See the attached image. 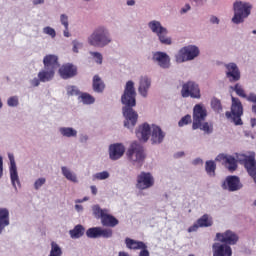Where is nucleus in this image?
I'll use <instances>...</instances> for the list:
<instances>
[{"label":"nucleus","instance_id":"1","mask_svg":"<svg viewBox=\"0 0 256 256\" xmlns=\"http://www.w3.org/2000/svg\"><path fill=\"white\" fill-rule=\"evenodd\" d=\"M135 97H137L135 83L130 80L126 83L124 93L121 97L122 104L125 105L122 108L123 116L125 117L124 127H127L128 129L135 127V125H137V119H139V114L133 110V107L137 105Z\"/></svg>","mask_w":256,"mask_h":256},{"label":"nucleus","instance_id":"2","mask_svg":"<svg viewBox=\"0 0 256 256\" xmlns=\"http://www.w3.org/2000/svg\"><path fill=\"white\" fill-rule=\"evenodd\" d=\"M207 119V109L202 104H196L193 108V123L192 129L195 131L200 129L205 133H211V127L208 122H204Z\"/></svg>","mask_w":256,"mask_h":256},{"label":"nucleus","instance_id":"3","mask_svg":"<svg viewBox=\"0 0 256 256\" xmlns=\"http://www.w3.org/2000/svg\"><path fill=\"white\" fill-rule=\"evenodd\" d=\"M88 43L93 47H105L111 43V37L105 27H98L88 38Z\"/></svg>","mask_w":256,"mask_h":256},{"label":"nucleus","instance_id":"4","mask_svg":"<svg viewBox=\"0 0 256 256\" xmlns=\"http://www.w3.org/2000/svg\"><path fill=\"white\" fill-rule=\"evenodd\" d=\"M234 16L232 18V23L239 25L243 23L249 15H251V5L247 2L236 1L233 5Z\"/></svg>","mask_w":256,"mask_h":256},{"label":"nucleus","instance_id":"5","mask_svg":"<svg viewBox=\"0 0 256 256\" xmlns=\"http://www.w3.org/2000/svg\"><path fill=\"white\" fill-rule=\"evenodd\" d=\"M93 214L98 219H101L103 227H117L119 225V220L115 216L109 214L107 209H101L99 205L93 207Z\"/></svg>","mask_w":256,"mask_h":256},{"label":"nucleus","instance_id":"6","mask_svg":"<svg viewBox=\"0 0 256 256\" xmlns=\"http://www.w3.org/2000/svg\"><path fill=\"white\" fill-rule=\"evenodd\" d=\"M127 157L132 163H138V167L143 165V161H145V149L143 145L137 142H132L128 151Z\"/></svg>","mask_w":256,"mask_h":256},{"label":"nucleus","instance_id":"7","mask_svg":"<svg viewBox=\"0 0 256 256\" xmlns=\"http://www.w3.org/2000/svg\"><path fill=\"white\" fill-rule=\"evenodd\" d=\"M242 115L243 104H241V100L232 96L231 112H226L227 119H232L234 125H243Z\"/></svg>","mask_w":256,"mask_h":256},{"label":"nucleus","instance_id":"8","mask_svg":"<svg viewBox=\"0 0 256 256\" xmlns=\"http://www.w3.org/2000/svg\"><path fill=\"white\" fill-rule=\"evenodd\" d=\"M195 57H199V48L194 45H189L181 48L176 55L177 63H185V61H193Z\"/></svg>","mask_w":256,"mask_h":256},{"label":"nucleus","instance_id":"9","mask_svg":"<svg viewBox=\"0 0 256 256\" xmlns=\"http://www.w3.org/2000/svg\"><path fill=\"white\" fill-rule=\"evenodd\" d=\"M148 27L151 29L152 33H156L159 41L163 45H171V38L167 37V28L161 25L159 21H151L148 23Z\"/></svg>","mask_w":256,"mask_h":256},{"label":"nucleus","instance_id":"10","mask_svg":"<svg viewBox=\"0 0 256 256\" xmlns=\"http://www.w3.org/2000/svg\"><path fill=\"white\" fill-rule=\"evenodd\" d=\"M181 95L184 98L201 99V90L199 85L193 81L186 82L182 86Z\"/></svg>","mask_w":256,"mask_h":256},{"label":"nucleus","instance_id":"11","mask_svg":"<svg viewBox=\"0 0 256 256\" xmlns=\"http://www.w3.org/2000/svg\"><path fill=\"white\" fill-rule=\"evenodd\" d=\"M216 239L220 243L231 247V245H237L239 235L231 230H226L224 233H216Z\"/></svg>","mask_w":256,"mask_h":256},{"label":"nucleus","instance_id":"12","mask_svg":"<svg viewBox=\"0 0 256 256\" xmlns=\"http://www.w3.org/2000/svg\"><path fill=\"white\" fill-rule=\"evenodd\" d=\"M155 185V179L153 178V175L149 172H141L140 175L137 176V189H140L141 191L145 189H149Z\"/></svg>","mask_w":256,"mask_h":256},{"label":"nucleus","instance_id":"13","mask_svg":"<svg viewBox=\"0 0 256 256\" xmlns=\"http://www.w3.org/2000/svg\"><path fill=\"white\" fill-rule=\"evenodd\" d=\"M243 187L241 180L238 176H227L225 181L222 183V189L226 191H239Z\"/></svg>","mask_w":256,"mask_h":256},{"label":"nucleus","instance_id":"14","mask_svg":"<svg viewBox=\"0 0 256 256\" xmlns=\"http://www.w3.org/2000/svg\"><path fill=\"white\" fill-rule=\"evenodd\" d=\"M10 161V179L14 188L21 187V181L19 180V173L17 172V164L15 163V156L8 154Z\"/></svg>","mask_w":256,"mask_h":256},{"label":"nucleus","instance_id":"15","mask_svg":"<svg viewBox=\"0 0 256 256\" xmlns=\"http://www.w3.org/2000/svg\"><path fill=\"white\" fill-rule=\"evenodd\" d=\"M213 256H233V249L222 242H215L212 245Z\"/></svg>","mask_w":256,"mask_h":256},{"label":"nucleus","instance_id":"16","mask_svg":"<svg viewBox=\"0 0 256 256\" xmlns=\"http://www.w3.org/2000/svg\"><path fill=\"white\" fill-rule=\"evenodd\" d=\"M226 68V77L229 79L231 83H235L241 79V71H239V67L235 63L225 64Z\"/></svg>","mask_w":256,"mask_h":256},{"label":"nucleus","instance_id":"17","mask_svg":"<svg viewBox=\"0 0 256 256\" xmlns=\"http://www.w3.org/2000/svg\"><path fill=\"white\" fill-rule=\"evenodd\" d=\"M59 75L62 79H71L77 75V67L73 64H64L59 69Z\"/></svg>","mask_w":256,"mask_h":256},{"label":"nucleus","instance_id":"18","mask_svg":"<svg viewBox=\"0 0 256 256\" xmlns=\"http://www.w3.org/2000/svg\"><path fill=\"white\" fill-rule=\"evenodd\" d=\"M152 59L153 61H156L159 67H162V69H169L171 65V59L169 58V55H167V53L165 52L154 53Z\"/></svg>","mask_w":256,"mask_h":256},{"label":"nucleus","instance_id":"19","mask_svg":"<svg viewBox=\"0 0 256 256\" xmlns=\"http://www.w3.org/2000/svg\"><path fill=\"white\" fill-rule=\"evenodd\" d=\"M109 155L112 161H117V159H121V157L125 155V146L119 143L110 145Z\"/></svg>","mask_w":256,"mask_h":256},{"label":"nucleus","instance_id":"20","mask_svg":"<svg viewBox=\"0 0 256 256\" xmlns=\"http://www.w3.org/2000/svg\"><path fill=\"white\" fill-rule=\"evenodd\" d=\"M136 137L139 141H149V137H151V126L148 123H144L138 127L136 130Z\"/></svg>","mask_w":256,"mask_h":256},{"label":"nucleus","instance_id":"21","mask_svg":"<svg viewBox=\"0 0 256 256\" xmlns=\"http://www.w3.org/2000/svg\"><path fill=\"white\" fill-rule=\"evenodd\" d=\"M165 139V132L161 129V127L153 125L151 132V143L152 145H160L162 141Z\"/></svg>","mask_w":256,"mask_h":256},{"label":"nucleus","instance_id":"22","mask_svg":"<svg viewBox=\"0 0 256 256\" xmlns=\"http://www.w3.org/2000/svg\"><path fill=\"white\" fill-rule=\"evenodd\" d=\"M44 68L56 71L59 67V58L56 55L48 54L43 59Z\"/></svg>","mask_w":256,"mask_h":256},{"label":"nucleus","instance_id":"23","mask_svg":"<svg viewBox=\"0 0 256 256\" xmlns=\"http://www.w3.org/2000/svg\"><path fill=\"white\" fill-rule=\"evenodd\" d=\"M216 161H224L226 163L227 169L230 171H235L237 169V159L233 156H227L225 154H219L216 157Z\"/></svg>","mask_w":256,"mask_h":256},{"label":"nucleus","instance_id":"24","mask_svg":"<svg viewBox=\"0 0 256 256\" xmlns=\"http://www.w3.org/2000/svg\"><path fill=\"white\" fill-rule=\"evenodd\" d=\"M151 87V79L147 76H141L139 81L138 91L142 97H147Z\"/></svg>","mask_w":256,"mask_h":256},{"label":"nucleus","instance_id":"25","mask_svg":"<svg viewBox=\"0 0 256 256\" xmlns=\"http://www.w3.org/2000/svg\"><path fill=\"white\" fill-rule=\"evenodd\" d=\"M53 77H55V70L49 68L44 67V69L38 73V79H40L41 83L52 81Z\"/></svg>","mask_w":256,"mask_h":256},{"label":"nucleus","instance_id":"26","mask_svg":"<svg viewBox=\"0 0 256 256\" xmlns=\"http://www.w3.org/2000/svg\"><path fill=\"white\" fill-rule=\"evenodd\" d=\"M7 225H9V210L0 208V235Z\"/></svg>","mask_w":256,"mask_h":256},{"label":"nucleus","instance_id":"27","mask_svg":"<svg viewBox=\"0 0 256 256\" xmlns=\"http://www.w3.org/2000/svg\"><path fill=\"white\" fill-rule=\"evenodd\" d=\"M125 245H126L127 249L137 251V250L142 249L143 247H145V242L137 241V240H134V239H131V238H126L125 239Z\"/></svg>","mask_w":256,"mask_h":256},{"label":"nucleus","instance_id":"28","mask_svg":"<svg viewBox=\"0 0 256 256\" xmlns=\"http://www.w3.org/2000/svg\"><path fill=\"white\" fill-rule=\"evenodd\" d=\"M92 87L95 93H103V91H105V82H103L99 75H95L93 77Z\"/></svg>","mask_w":256,"mask_h":256},{"label":"nucleus","instance_id":"29","mask_svg":"<svg viewBox=\"0 0 256 256\" xmlns=\"http://www.w3.org/2000/svg\"><path fill=\"white\" fill-rule=\"evenodd\" d=\"M197 222L201 228L212 227L213 226V217H211L209 214H204L197 220Z\"/></svg>","mask_w":256,"mask_h":256},{"label":"nucleus","instance_id":"30","mask_svg":"<svg viewBox=\"0 0 256 256\" xmlns=\"http://www.w3.org/2000/svg\"><path fill=\"white\" fill-rule=\"evenodd\" d=\"M85 234V228L82 225H76L73 230H70V236L72 239H79Z\"/></svg>","mask_w":256,"mask_h":256},{"label":"nucleus","instance_id":"31","mask_svg":"<svg viewBox=\"0 0 256 256\" xmlns=\"http://www.w3.org/2000/svg\"><path fill=\"white\" fill-rule=\"evenodd\" d=\"M215 169H217V164H215V161L213 160L206 161L205 170L210 177H215Z\"/></svg>","mask_w":256,"mask_h":256},{"label":"nucleus","instance_id":"32","mask_svg":"<svg viewBox=\"0 0 256 256\" xmlns=\"http://www.w3.org/2000/svg\"><path fill=\"white\" fill-rule=\"evenodd\" d=\"M86 235H87V237H89L90 239H98V237H101V227L89 228V229L86 231Z\"/></svg>","mask_w":256,"mask_h":256},{"label":"nucleus","instance_id":"33","mask_svg":"<svg viewBox=\"0 0 256 256\" xmlns=\"http://www.w3.org/2000/svg\"><path fill=\"white\" fill-rule=\"evenodd\" d=\"M59 131L63 137H77V130L71 127H62Z\"/></svg>","mask_w":256,"mask_h":256},{"label":"nucleus","instance_id":"34","mask_svg":"<svg viewBox=\"0 0 256 256\" xmlns=\"http://www.w3.org/2000/svg\"><path fill=\"white\" fill-rule=\"evenodd\" d=\"M62 174L64 175V177H66L68 179V181H72V183H77V176L71 172V170H69L67 167L62 166Z\"/></svg>","mask_w":256,"mask_h":256},{"label":"nucleus","instance_id":"35","mask_svg":"<svg viewBox=\"0 0 256 256\" xmlns=\"http://www.w3.org/2000/svg\"><path fill=\"white\" fill-rule=\"evenodd\" d=\"M80 99L84 105H91L95 103V98L91 96L89 93H82L80 95Z\"/></svg>","mask_w":256,"mask_h":256},{"label":"nucleus","instance_id":"36","mask_svg":"<svg viewBox=\"0 0 256 256\" xmlns=\"http://www.w3.org/2000/svg\"><path fill=\"white\" fill-rule=\"evenodd\" d=\"M211 108L213 111H216V113H221L223 111V106L221 105V100L217 98H213L211 100Z\"/></svg>","mask_w":256,"mask_h":256},{"label":"nucleus","instance_id":"37","mask_svg":"<svg viewBox=\"0 0 256 256\" xmlns=\"http://www.w3.org/2000/svg\"><path fill=\"white\" fill-rule=\"evenodd\" d=\"M233 90L235 91L236 95H238V97H242V99H246L247 93H245V89H243V86H241L240 84H236L233 87Z\"/></svg>","mask_w":256,"mask_h":256},{"label":"nucleus","instance_id":"38","mask_svg":"<svg viewBox=\"0 0 256 256\" xmlns=\"http://www.w3.org/2000/svg\"><path fill=\"white\" fill-rule=\"evenodd\" d=\"M100 237L104 239H111L113 237V230L111 228H101L100 227Z\"/></svg>","mask_w":256,"mask_h":256},{"label":"nucleus","instance_id":"39","mask_svg":"<svg viewBox=\"0 0 256 256\" xmlns=\"http://www.w3.org/2000/svg\"><path fill=\"white\" fill-rule=\"evenodd\" d=\"M66 91H67L68 97H75L81 93L79 91V88H77V86H67Z\"/></svg>","mask_w":256,"mask_h":256},{"label":"nucleus","instance_id":"40","mask_svg":"<svg viewBox=\"0 0 256 256\" xmlns=\"http://www.w3.org/2000/svg\"><path fill=\"white\" fill-rule=\"evenodd\" d=\"M191 121H192L191 115L187 114L180 119V121L178 122V126L185 127V125H189V123H191Z\"/></svg>","mask_w":256,"mask_h":256},{"label":"nucleus","instance_id":"41","mask_svg":"<svg viewBox=\"0 0 256 256\" xmlns=\"http://www.w3.org/2000/svg\"><path fill=\"white\" fill-rule=\"evenodd\" d=\"M95 179H98L99 181H103L105 179H109V172L103 171L95 174Z\"/></svg>","mask_w":256,"mask_h":256},{"label":"nucleus","instance_id":"42","mask_svg":"<svg viewBox=\"0 0 256 256\" xmlns=\"http://www.w3.org/2000/svg\"><path fill=\"white\" fill-rule=\"evenodd\" d=\"M90 55H92V57H94V59H96V63H98V65H101L103 63V55H101V53L90 52Z\"/></svg>","mask_w":256,"mask_h":256},{"label":"nucleus","instance_id":"43","mask_svg":"<svg viewBox=\"0 0 256 256\" xmlns=\"http://www.w3.org/2000/svg\"><path fill=\"white\" fill-rule=\"evenodd\" d=\"M46 181H47V180H46L45 178H39V179H37V180L35 181V183H34V189H36V191L39 190V189H41V187H43V185H45Z\"/></svg>","mask_w":256,"mask_h":256},{"label":"nucleus","instance_id":"44","mask_svg":"<svg viewBox=\"0 0 256 256\" xmlns=\"http://www.w3.org/2000/svg\"><path fill=\"white\" fill-rule=\"evenodd\" d=\"M43 33H45L46 35H49L52 38H55L57 33L55 32V29L47 26L43 29Z\"/></svg>","mask_w":256,"mask_h":256},{"label":"nucleus","instance_id":"45","mask_svg":"<svg viewBox=\"0 0 256 256\" xmlns=\"http://www.w3.org/2000/svg\"><path fill=\"white\" fill-rule=\"evenodd\" d=\"M8 105L9 107H17L19 105V98L16 96H12L8 99Z\"/></svg>","mask_w":256,"mask_h":256},{"label":"nucleus","instance_id":"46","mask_svg":"<svg viewBox=\"0 0 256 256\" xmlns=\"http://www.w3.org/2000/svg\"><path fill=\"white\" fill-rule=\"evenodd\" d=\"M60 21H61V24L64 25L65 28L69 27V17H67V15L62 14L60 16Z\"/></svg>","mask_w":256,"mask_h":256},{"label":"nucleus","instance_id":"47","mask_svg":"<svg viewBox=\"0 0 256 256\" xmlns=\"http://www.w3.org/2000/svg\"><path fill=\"white\" fill-rule=\"evenodd\" d=\"M72 45H73V52L74 53H79V48L83 47V44L81 42L77 41V40H74L72 42Z\"/></svg>","mask_w":256,"mask_h":256},{"label":"nucleus","instance_id":"48","mask_svg":"<svg viewBox=\"0 0 256 256\" xmlns=\"http://www.w3.org/2000/svg\"><path fill=\"white\" fill-rule=\"evenodd\" d=\"M246 100L249 101L250 103H253V105H256V94L250 93L249 95L246 96Z\"/></svg>","mask_w":256,"mask_h":256},{"label":"nucleus","instance_id":"49","mask_svg":"<svg viewBox=\"0 0 256 256\" xmlns=\"http://www.w3.org/2000/svg\"><path fill=\"white\" fill-rule=\"evenodd\" d=\"M140 250L139 256H150L147 244L144 243V247L140 248Z\"/></svg>","mask_w":256,"mask_h":256},{"label":"nucleus","instance_id":"50","mask_svg":"<svg viewBox=\"0 0 256 256\" xmlns=\"http://www.w3.org/2000/svg\"><path fill=\"white\" fill-rule=\"evenodd\" d=\"M199 227H201V226L199 225L198 222H196L195 224H193L192 226H190L188 228V233H195L196 231L199 230Z\"/></svg>","mask_w":256,"mask_h":256},{"label":"nucleus","instance_id":"51","mask_svg":"<svg viewBox=\"0 0 256 256\" xmlns=\"http://www.w3.org/2000/svg\"><path fill=\"white\" fill-rule=\"evenodd\" d=\"M40 84H41V80L39 78H34L31 80V85L33 87H39Z\"/></svg>","mask_w":256,"mask_h":256},{"label":"nucleus","instance_id":"52","mask_svg":"<svg viewBox=\"0 0 256 256\" xmlns=\"http://www.w3.org/2000/svg\"><path fill=\"white\" fill-rule=\"evenodd\" d=\"M187 11H191V5L186 4L182 9L181 13H187Z\"/></svg>","mask_w":256,"mask_h":256},{"label":"nucleus","instance_id":"53","mask_svg":"<svg viewBox=\"0 0 256 256\" xmlns=\"http://www.w3.org/2000/svg\"><path fill=\"white\" fill-rule=\"evenodd\" d=\"M3 177V157L0 156V179Z\"/></svg>","mask_w":256,"mask_h":256},{"label":"nucleus","instance_id":"54","mask_svg":"<svg viewBox=\"0 0 256 256\" xmlns=\"http://www.w3.org/2000/svg\"><path fill=\"white\" fill-rule=\"evenodd\" d=\"M191 1H193L198 6L205 5V3L207 2V0H191Z\"/></svg>","mask_w":256,"mask_h":256},{"label":"nucleus","instance_id":"55","mask_svg":"<svg viewBox=\"0 0 256 256\" xmlns=\"http://www.w3.org/2000/svg\"><path fill=\"white\" fill-rule=\"evenodd\" d=\"M210 21H211V23L219 24V18H217V17H215V16H212V17L210 18Z\"/></svg>","mask_w":256,"mask_h":256},{"label":"nucleus","instance_id":"56","mask_svg":"<svg viewBox=\"0 0 256 256\" xmlns=\"http://www.w3.org/2000/svg\"><path fill=\"white\" fill-rule=\"evenodd\" d=\"M64 37H71V34L69 33V27L65 28Z\"/></svg>","mask_w":256,"mask_h":256},{"label":"nucleus","instance_id":"57","mask_svg":"<svg viewBox=\"0 0 256 256\" xmlns=\"http://www.w3.org/2000/svg\"><path fill=\"white\" fill-rule=\"evenodd\" d=\"M90 189L92 191V195H97V187L96 186H91Z\"/></svg>","mask_w":256,"mask_h":256},{"label":"nucleus","instance_id":"58","mask_svg":"<svg viewBox=\"0 0 256 256\" xmlns=\"http://www.w3.org/2000/svg\"><path fill=\"white\" fill-rule=\"evenodd\" d=\"M33 3H34V5H41V4L45 3V0H34Z\"/></svg>","mask_w":256,"mask_h":256},{"label":"nucleus","instance_id":"59","mask_svg":"<svg viewBox=\"0 0 256 256\" xmlns=\"http://www.w3.org/2000/svg\"><path fill=\"white\" fill-rule=\"evenodd\" d=\"M250 123H251L252 127H255V125H256V118H251Z\"/></svg>","mask_w":256,"mask_h":256},{"label":"nucleus","instance_id":"60","mask_svg":"<svg viewBox=\"0 0 256 256\" xmlns=\"http://www.w3.org/2000/svg\"><path fill=\"white\" fill-rule=\"evenodd\" d=\"M75 208L77 209V211H83V206L76 204Z\"/></svg>","mask_w":256,"mask_h":256},{"label":"nucleus","instance_id":"61","mask_svg":"<svg viewBox=\"0 0 256 256\" xmlns=\"http://www.w3.org/2000/svg\"><path fill=\"white\" fill-rule=\"evenodd\" d=\"M127 5H129V6L135 5V0H128Z\"/></svg>","mask_w":256,"mask_h":256},{"label":"nucleus","instance_id":"62","mask_svg":"<svg viewBox=\"0 0 256 256\" xmlns=\"http://www.w3.org/2000/svg\"><path fill=\"white\" fill-rule=\"evenodd\" d=\"M183 155H185L184 152H178L177 154H175V157H183Z\"/></svg>","mask_w":256,"mask_h":256},{"label":"nucleus","instance_id":"63","mask_svg":"<svg viewBox=\"0 0 256 256\" xmlns=\"http://www.w3.org/2000/svg\"><path fill=\"white\" fill-rule=\"evenodd\" d=\"M118 256H129V253H127V252H119Z\"/></svg>","mask_w":256,"mask_h":256},{"label":"nucleus","instance_id":"64","mask_svg":"<svg viewBox=\"0 0 256 256\" xmlns=\"http://www.w3.org/2000/svg\"><path fill=\"white\" fill-rule=\"evenodd\" d=\"M81 141H87V136H83V137L81 138Z\"/></svg>","mask_w":256,"mask_h":256}]
</instances>
